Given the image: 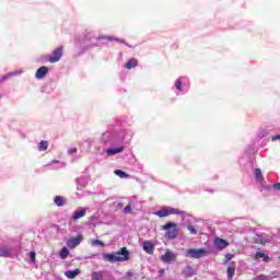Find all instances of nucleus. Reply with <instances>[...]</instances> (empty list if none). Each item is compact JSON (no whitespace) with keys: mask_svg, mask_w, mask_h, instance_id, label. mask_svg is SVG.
I'll return each instance as SVG.
<instances>
[{"mask_svg":"<svg viewBox=\"0 0 280 280\" xmlns=\"http://www.w3.org/2000/svg\"><path fill=\"white\" fill-rule=\"evenodd\" d=\"M103 259L109 264L128 261V259H130V252L127 247H122L119 252L113 254H103Z\"/></svg>","mask_w":280,"mask_h":280,"instance_id":"f257e3e1","label":"nucleus"},{"mask_svg":"<svg viewBox=\"0 0 280 280\" xmlns=\"http://www.w3.org/2000/svg\"><path fill=\"white\" fill-rule=\"evenodd\" d=\"M207 255H209L207 248H188L185 250V257H188V259H202Z\"/></svg>","mask_w":280,"mask_h":280,"instance_id":"f03ea898","label":"nucleus"},{"mask_svg":"<svg viewBox=\"0 0 280 280\" xmlns=\"http://www.w3.org/2000/svg\"><path fill=\"white\" fill-rule=\"evenodd\" d=\"M162 229L166 231V237H168V240H175L178 235V230H176V223L174 222H167Z\"/></svg>","mask_w":280,"mask_h":280,"instance_id":"7ed1b4c3","label":"nucleus"},{"mask_svg":"<svg viewBox=\"0 0 280 280\" xmlns=\"http://www.w3.org/2000/svg\"><path fill=\"white\" fill-rule=\"evenodd\" d=\"M62 46L56 48L52 51V55L46 56V60H48V62L55 63V62H60V58H62Z\"/></svg>","mask_w":280,"mask_h":280,"instance_id":"20e7f679","label":"nucleus"},{"mask_svg":"<svg viewBox=\"0 0 280 280\" xmlns=\"http://www.w3.org/2000/svg\"><path fill=\"white\" fill-rule=\"evenodd\" d=\"M255 178H256V182L259 183V185H261L262 189H266L267 191H270V189H272L270 185H267V186L264 185V175L261 174L260 168L255 170Z\"/></svg>","mask_w":280,"mask_h":280,"instance_id":"39448f33","label":"nucleus"},{"mask_svg":"<svg viewBox=\"0 0 280 280\" xmlns=\"http://www.w3.org/2000/svg\"><path fill=\"white\" fill-rule=\"evenodd\" d=\"M84 240V236L82 234H79L77 237L70 238L67 242L68 248H77V246H80L82 244V241Z\"/></svg>","mask_w":280,"mask_h":280,"instance_id":"423d86ee","label":"nucleus"},{"mask_svg":"<svg viewBox=\"0 0 280 280\" xmlns=\"http://www.w3.org/2000/svg\"><path fill=\"white\" fill-rule=\"evenodd\" d=\"M164 264H170L171 261H176V254L167 249L165 254L161 257Z\"/></svg>","mask_w":280,"mask_h":280,"instance_id":"0eeeda50","label":"nucleus"},{"mask_svg":"<svg viewBox=\"0 0 280 280\" xmlns=\"http://www.w3.org/2000/svg\"><path fill=\"white\" fill-rule=\"evenodd\" d=\"M142 248L148 255H154V244L152 243V241H144L142 244Z\"/></svg>","mask_w":280,"mask_h":280,"instance_id":"6e6552de","label":"nucleus"},{"mask_svg":"<svg viewBox=\"0 0 280 280\" xmlns=\"http://www.w3.org/2000/svg\"><path fill=\"white\" fill-rule=\"evenodd\" d=\"M182 275H184V277H186V279H189V277H194L196 275V269H194V267L187 265L186 267H184Z\"/></svg>","mask_w":280,"mask_h":280,"instance_id":"1a4fd4ad","label":"nucleus"},{"mask_svg":"<svg viewBox=\"0 0 280 280\" xmlns=\"http://www.w3.org/2000/svg\"><path fill=\"white\" fill-rule=\"evenodd\" d=\"M48 71H49V68L43 66L36 71L35 77L37 78V80H43V78L47 75Z\"/></svg>","mask_w":280,"mask_h":280,"instance_id":"9d476101","label":"nucleus"},{"mask_svg":"<svg viewBox=\"0 0 280 280\" xmlns=\"http://www.w3.org/2000/svg\"><path fill=\"white\" fill-rule=\"evenodd\" d=\"M125 148L124 147H119V148H109L106 149V154L107 156H115V154H121V152H124Z\"/></svg>","mask_w":280,"mask_h":280,"instance_id":"9b49d317","label":"nucleus"},{"mask_svg":"<svg viewBox=\"0 0 280 280\" xmlns=\"http://www.w3.org/2000/svg\"><path fill=\"white\" fill-rule=\"evenodd\" d=\"M214 246H215V248H219L220 250H224V248H226V246H229V242H226L225 240H222V238H215Z\"/></svg>","mask_w":280,"mask_h":280,"instance_id":"f8f14e48","label":"nucleus"},{"mask_svg":"<svg viewBox=\"0 0 280 280\" xmlns=\"http://www.w3.org/2000/svg\"><path fill=\"white\" fill-rule=\"evenodd\" d=\"M84 215H86V209L80 208L73 212L72 220H80V218H84Z\"/></svg>","mask_w":280,"mask_h":280,"instance_id":"ddd939ff","label":"nucleus"},{"mask_svg":"<svg viewBox=\"0 0 280 280\" xmlns=\"http://www.w3.org/2000/svg\"><path fill=\"white\" fill-rule=\"evenodd\" d=\"M168 215H184L185 211L172 207H166Z\"/></svg>","mask_w":280,"mask_h":280,"instance_id":"4468645a","label":"nucleus"},{"mask_svg":"<svg viewBox=\"0 0 280 280\" xmlns=\"http://www.w3.org/2000/svg\"><path fill=\"white\" fill-rule=\"evenodd\" d=\"M80 269H74V270H68V271H66V277L68 278V279H75V277H78V275H80Z\"/></svg>","mask_w":280,"mask_h":280,"instance_id":"2eb2a0df","label":"nucleus"},{"mask_svg":"<svg viewBox=\"0 0 280 280\" xmlns=\"http://www.w3.org/2000/svg\"><path fill=\"white\" fill-rule=\"evenodd\" d=\"M113 140V135L110 133V131H106L102 135L101 137V141H103L104 143H108Z\"/></svg>","mask_w":280,"mask_h":280,"instance_id":"dca6fc26","label":"nucleus"},{"mask_svg":"<svg viewBox=\"0 0 280 280\" xmlns=\"http://www.w3.org/2000/svg\"><path fill=\"white\" fill-rule=\"evenodd\" d=\"M154 215H158V218H167V207L162 208L161 210L154 212Z\"/></svg>","mask_w":280,"mask_h":280,"instance_id":"f3484780","label":"nucleus"},{"mask_svg":"<svg viewBox=\"0 0 280 280\" xmlns=\"http://www.w3.org/2000/svg\"><path fill=\"white\" fill-rule=\"evenodd\" d=\"M12 255V250L8 247H0V257H10Z\"/></svg>","mask_w":280,"mask_h":280,"instance_id":"a211bd4d","label":"nucleus"},{"mask_svg":"<svg viewBox=\"0 0 280 280\" xmlns=\"http://www.w3.org/2000/svg\"><path fill=\"white\" fill-rule=\"evenodd\" d=\"M92 280H104V271H94L92 273Z\"/></svg>","mask_w":280,"mask_h":280,"instance_id":"6ab92c4d","label":"nucleus"},{"mask_svg":"<svg viewBox=\"0 0 280 280\" xmlns=\"http://www.w3.org/2000/svg\"><path fill=\"white\" fill-rule=\"evenodd\" d=\"M54 202L57 207H65V198L61 196H56Z\"/></svg>","mask_w":280,"mask_h":280,"instance_id":"aec40b11","label":"nucleus"},{"mask_svg":"<svg viewBox=\"0 0 280 280\" xmlns=\"http://www.w3.org/2000/svg\"><path fill=\"white\" fill-rule=\"evenodd\" d=\"M97 40H116L117 43H125L124 39L114 38L110 36H101L96 38Z\"/></svg>","mask_w":280,"mask_h":280,"instance_id":"412c9836","label":"nucleus"},{"mask_svg":"<svg viewBox=\"0 0 280 280\" xmlns=\"http://www.w3.org/2000/svg\"><path fill=\"white\" fill-rule=\"evenodd\" d=\"M47 148H49V142L42 140L38 144L39 152H44Z\"/></svg>","mask_w":280,"mask_h":280,"instance_id":"4be33fe9","label":"nucleus"},{"mask_svg":"<svg viewBox=\"0 0 280 280\" xmlns=\"http://www.w3.org/2000/svg\"><path fill=\"white\" fill-rule=\"evenodd\" d=\"M126 69H135L137 67V59L132 58L130 59L126 65Z\"/></svg>","mask_w":280,"mask_h":280,"instance_id":"5701e85b","label":"nucleus"},{"mask_svg":"<svg viewBox=\"0 0 280 280\" xmlns=\"http://www.w3.org/2000/svg\"><path fill=\"white\" fill-rule=\"evenodd\" d=\"M132 207H135V201H129V203L124 208V213H132Z\"/></svg>","mask_w":280,"mask_h":280,"instance_id":"b1692460","label":"nucleus"},{"mask_svg":"<svg viewBox=\"0 0 280 280\" xmlns=\"http://www.w3.org/2000/svg\"><path fill=\"white\" fill-rule=\"evenodd\" d=\"M235 277V266L228 267V279H233Z\"/></svg>","mask_w":280,"mask_h":280,"instance_id":"393cba45","label":"nucleus"},{"mask_svg":"<svg viewBox=\"0 0 280 280\" xmlns=\"http://www.w3.org/2000/svg\"><path fill=\"white\" fill-rule=\"evenodd\" d=\"M114 174H116V176H119V178H128V174L121 170H116L114 171Z\"/></svg>","mask_w":280,"mask_h":280,"instance_id":"a878e982","label":"nucleus"},{"mask_svg":"<svg viewBox=\"0 0 280 280\" xmlns=\"http://www.w3.org/2000/svg\"><path fill=\"white\" fill-rule=\"evenodd\" d=\"M67 257H69V249L67 247H63L61 250H60V258L61 259H67Z\"/></svg>","mask_w":280,"mask_h":280,"instance_id":"bb28decb","label":"nucleus"},{"mask_svg":"<svg viewBox=\"0 0 280 280\" xmlns=\"http://www.w3.org/2000/svg\"><path fill=\"white\" fill-rule=\"evenodd\" d=\"M265 259V261H269L270 258L268 256H266V254H264L262 252H258L256 253V259Z\"/></svg>","mask_w":280,"mask_h":280,"instance_id":"cd10ccee","label":"nucleus"},{"mask_svg":"<svg viewBox=\"0 0 280 280\" xmlns=\"http://www.w3.org/2000/svg\"><path fill=\"white\" fill-rule=\"evenodd\" d=\"M12 75H19V72H9L4 77L1 78V82H5L9 78H12Z\"/></svg>","mask_w":280,"mask_h":280,"instance_id":"c85d7f7f","label":"nucleus"},{"mask_svg":"<svg viewBox=\"0 0 280 280\" xmlns=\"http://www.w3.org/2000/svg\"><path fill=\"white\" fill-rule=\"evenodd\" d=\"M268 135H270V132L268 131V129H262L258 132V137L259 139H264V137H268Z\"/></svg>","mask_w":280,"mask_h":280,"instance_id":"c756f323","label":"nucleus"},{"mask_svg":"<svg viewBox=\"0 0 280 280\" xmlns=\"http://www.w3.org/2000/svg\"><path fill=\"white\" fill-rule=\"evenodd\" d=\"M175 89H177V91H183V82L180 80L175 82Z\"/></svg>","mask_w":280,"mask_h":280,"instance_id":"7c9ffc66","label":"nucleus"},{"mask_svg":"<svg viewBox=\"0 0 280 280\" xmlns=\"http://www.w3.org/2000/svg\"><path fill=\"white\" fill-rule=\"evenodd\" d=\"M187 230L191 233V235H197L198 231L196 230V228H194V225H188Z\"/></svg>","mask_w":280,"mask_h":280,"instance_id":"2f4dec72","label":"nucleus"},{"mask_svg":"<svg viewBox=\"0 0 280 280\" xmlns=\"http://www.w3.org/2000/svg\"><path fill=\"white\" fill-rule=\"evenodd\" d=\"M255 244H266V242L264 240H261V236L256 235V237L254 238Z\"/></svg>","mask_w":280,"mask_h":280,"instance_id":"473e14b6","label":"nucleus"},{"mask_svg":"<svg viewBox=\"0 0 280 280\" xmlns=\"http://www.w3.org/2000/svg\"><path fill=\"white\" fill-rule=\"evenodd\" d=\"M80 183H81V179L78 178L77 179V185H78L77 189L82 190V189H84V184H80Z\"/></svg>","mask_w":280,"mask_h":280,"instance_id":"72a5a7b5","label":"nucleus"},{"mask_svg":"<svg viewBox=\"0 0 280 280\" xmlns=\"http://www.w3.org/2000/svg\"><path fill=\"white\" fill-rule=\"evenodd\" d=\"M30 258H31V261H36V253L35 252H31L30 253Z\"/></svg>","mask_w":280,"mask_h":280,"instance_id":"f704fd0d","label":"nucleus"},{"mask_svg":"<svg viewBox=\"0 0 280 280\" xmlns=\"http://www.w3.org/2000/svg\"><path fill=\"white\" fill-rule=\"evenodd\" d=\"M255 280H268V276L260 275V276L256 277Z\"/></svg>","mask_w":280,"mask_h":280,"instance_id":"c9c22d12","label":"nucleus"},{"mask_svg":"<svg viewBox=\"0 0 280 280\" xmlns=\"http://www.w3.org/2000/svg\"><path fill=\"white\" fill-rule=\"evenodd\" d=\"M92 244L93 246H104V243H102L101 241H93Z\"/></svg>","mask_w":280,"mask_h":280,"instance_id":"e433bc0d","label":"nucleus"},{"mask_svg":"<svg viewBox=\"0 0 280 280\" xmlns=\"http://www.w3.org/2000/svg\"><path fill=\"white\" fill-rule=\"evenodd\" d=\"M69 154H75V152H78L77 148H71L68 150Z\"/></svg>","mask_w":280,"mask_h":280,"instance_id":"4c0bfd02","label":"nucleus"},{"mask_svg":"<svg viewBox=\"0 0 280 280\" xmlns=\"http://www.w3.org/2000/svg\"><path fill=\"white\" fill-rule=\"evenodd\" d=\"M273 189H276V191H280V183L273 184Z\"/></svg>","mask_w":280,"mask_h":280,"instance_id":"58836bf2","label":"nucleus"},{"mask_svg":"<svg viewBox=\"0 0 280 280\" xmlns=\"http://www.w3.org/2000/svg\"><path fill=\"white\" fill-rule=\"evenodd\" d=\"M231 259H233V256L231 254H226L225 255V260L231 261Z\"/></svg>","mask_w":280,"mask_h":280,"instance_id":"ea45409f","label":"nucleus"},{"mask_svg":"<svg viewBox=\"0 0 280 280\" xmlns=\"http://www.w3.org/2000/svg\"><path fill=\"white\" fill-rule=\"evenodd\" d=\"M272 141H280V135H276L271 139Z\"/></svg>","mask_w":280,"mask_h":280,"instance_id":"a19ab883","label":"nucleus"},{"mask_svg":"<svg viewBox=\"0 0 280 280\" xmlns=\"http://www.w3.org/2000/svg\"><path fill=\"white\" fill-rule=\"evenodd\" d=\"M159 275L161 276V275H165V269H160L159 270Z\"/></svg>","mask_w":280,"mask_h":280,"instance_id":"79ce46f5","label":"nucleus"},{"mask_svg":"<svg viewBox=\"0 0 280 280\" xmlns=\"http://www.w3.org/2000/svg\"><path fill=\"white\" fill-rule=\"evenodd\" d=\"M124 207V203H118V208L121 209Z\"/></svg>","mask_w":280,"mask_h":280,"instance_id":"37998d69","label":"nucleus"}]
</instances>
